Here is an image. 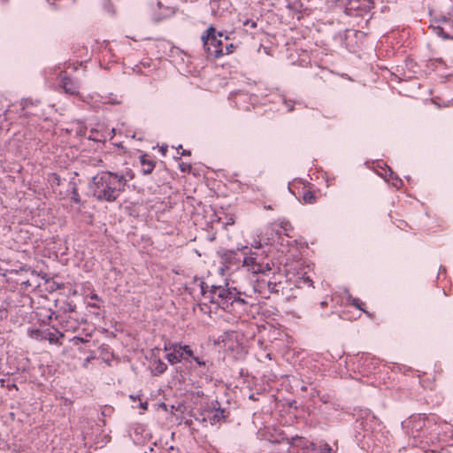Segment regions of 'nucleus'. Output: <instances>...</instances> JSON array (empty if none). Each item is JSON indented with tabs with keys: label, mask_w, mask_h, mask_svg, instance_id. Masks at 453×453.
I'll list each match as a JSON object with an SVG mask.
<instances>
[{
	"label": "nucleus",
	"mask_w": 453,
	"mask_h": 453,
	"mask_svg": "<svg viewBox=\"0 0 453 453\" xmlns=\"http://www.w3.org/2000/svg\"><path fill=\"white\" fill-rule=\"evenodd\" d=\"M134 177L131 170L125 173L102 171L92 177L89 190L97 201L112 203L125 191L127 182Z\"/></svg>",
	"instance_id": "nucleus-1"
},
{
	"label": "nucleus",
	"mask_w": 453,
	"mask_h": 453,
	"mask_svg": "<svg viewBox=\"0 0 453 453\" xmlns=\"http://www.w3.org/2000/svg\"><path fill=\"white\" fill-rule=\"evenodd\" d=\"M201 293L204 299H208L211 303L217 304L222 310L234 312V306L236 304H244L245 301L240 297V293L228 285L225 286H207L203 281L200 282Z\"/></svg>",
	"instance_id": "nucleus-2"
},
{
	"label": "nucleus",
	"mask_w": 453,
	"mask_h": 453,
	"mask_svg": "<svg viewBox=\"0 0 453 453\" xmlns=\"http://www.w3.org/2000/svg\"><path fill=\"white\" fill-rule=\"evenodd\" d=\"M434 426L435 422L426 414H413L403 422V427L407 435L413 438L415 442L421 441Z\"/></svg>",
	"instance_id": "nucleus-3"
},
{
	"label": "nucleus",
	"mask_w": 453,
	"mask_h": 453,
	"mask_svg": "<svg viewBox=\"0 0 453 453\" xmlns=\"http://www.w3.org/2000/svg\"><path fill=\"white\" fill-rule=\"evenodd\" d=\"M292 231L293 227L288 221H282L280 225L273 223L265 228V234L271 235V237H267L266 240H265L261 234H257L252 237V240L249 243L251 248L263 249L265 246L273 245L271 241L274 242V235L279 236L280 234H285L287 236H290V233Z\"/></svg>",
	"instance_id": "nucleus-4"
},
{
	"label": "nucleus",
	"mask_w": 453,
	"mask_h": 453,
	"mask_svg": "<svg viewBox=\"0 0 453 453\" xmlns=\"http://www.w3.org/2000/svg\"><path fill=\"white\" fill-rule=\"evenodd\" d=\"M164 350L166 352L165 358L171 365H175L182 360H188V357H192L199 366H206L205 361L194 356V352L189 345L169 342L165 343Z\"/></svg>",
	"instance_id": "nucleus-5"
},
{
	"label": "nucleus",
	"mask_w": 453,
	"mask_h": 453,
	"mask_svg": "<svg viewBox=\"0 0 453 453\" xmlns=\"http://www.w3.org/2000/svg\"><path fill=\"white\" fill-rule=\"evenodd\" d=\"M222 37L223 33H217L212 25L203 32L201 40L207 57L219 58L225 55Z\"/></svg>",
	"instance_id": "nucleus-6"
},
{
	"label": "nucleus",
	"mask_w": 453,
	"mask_h": 453,
	"mask_svg": "<svg viewBox=\"0 0 453 453\" xmlns=\"http://www.w3.org/2000/svg\"><path fill=\"white\" fill-rule=\"evenodd\" d=\"M242 266L254 274H266L273 270L274 264L270 257H244Z\"/></svg>",
	"instance_id": "nucleus-7"
},
{
	"label": "nucleus",
	"mask_w": 453,
	"mask_h": 453,
	"mask_svg": "<svg viewBox=\"0 0 453 453\" xmlns=\"http://www.w3.org/2000/svg\"><path fill=\"white\" fill-rule=\"evenodd\" d=\"M431 28L439 37L453 40V18L441 16L431 25Z\"/></svg>",
	"instance_id": "nucleus-8"
},
{
	"label": "nucleus",
	"mask_w": 453,
	"mask_h": 453,
	"mask_svg": "<svg viewBox=\"0 0 453 453\" xmlns=\"http://www.w3.org/2000/svg\"><path fill=\"white\" fill-rule=\"evenodd\" d=\"M59 86L63 88L65 94L70 96L79 95V84L65 75H61L59 77Z\"/></svg>",
	"instance_id": "nucleus-9"
},
{
	"label": "nucleus",
	"mask_w": 453,
	"mask_h": 453,
	"mask_svg": "<svg viewBox=\"0 0 453 453\" xmlns=\"http://www.w3.org/2000/svg\"><path fill=\"white\" fill-rule=\"evenodd\" d=\"M231 7L229 0H211L210 8L213 15H222L228 12Z\"/></svg>",
	"instance_id": "nucleus-10"
},
{
	"label": "nucleus",
	"mask_w": 453,
	"mask_h": 453,
	"mask_svg": "<svg viewBox=\"0 0 453 453\" xmlns=\"http://www.w3.org/2000/svg\"><path fill=\"white\" fill-rule=\"evenodd\" d=\"M94 100L95 103H103V104H119L121 102L118 99V96L116 95H113L112 93L107 95V96H100L98 94L88 96H87V99L84 100L85 102L88 103V99Z\"/></svg>",
	"instance_id": "nucleus-11"
},
{
	"label": "nucleus",
	"mask_w": 453,
	"mask_h": 453,
	"mask_svg": "<svg viewBox=\"0 0 453 453\" xmlns=\"http://www.w3.org/2000/svg\"><path fill=\"white\" fill-rule=\"evenodd\" d=\"M157 5L159 9V12L158 13L156 12L153 15V19L156 22H159V21L163 20L164 19L170 18V17L173 16V14L175 13L174 8L170 7V6H163L162 3L159 1L157 3Z\"/></svg>",
	"instance_id": "nucleus-12"
},
{
	"label": "nucleus",
	"mask_w": 453,
	"mask_h": 453,
	"mask_svg": "<svg viewBox=\"0 0 453 453\" xmlns=\"http://www.w3.org/2000/svg\"><path fill=\"white\" fill-rule=\"evenodd\" d=\"M140 162L142 166L141 171L144 175L150 174L153 172L155 168V163L152 160L148 159L147 155L141 156Z\"/></svg>",
	"instance_id": "nucleus-13"
},
{
	"label": "nucleus",
	"mask_w": 453,
	"mask_h": 453,
	"mask_svg": "<svg viewBox=\"0 0 453 453\" xmlns=\"http://www.w3.org/2000/svg\"><path fill=\"white\" fill-rule=\"evenodd\" d=\"M167 370V365L160 358H154L151 361V371L154 375H160Z\"/></svg>",
	"instance_id": "nucleus-14"
},
{
	"label": "nucleus",
	"mask_w": 453,
	"mask_h": 453,
	"mask_svg": "<svg viewBox=\"0 0 453 453\" xmlns=\"http://www.w3.org/2000/svg\"><path fill=\"white\" fill-rule=\"evenodd\" d=\"M311 450H318L319 453H332V447L327 442H321L319 445H316L314 442L310 443Z\"/></svg>",
	"instance_id": "nucleus-15"
},
{
	"label": "nucleus",
	"mask_w": 453,
	"mask_h": 453,
	"mask_svg": "<svg viewBox=\"0 0 453 453\" xmlns=\"http://www.w3.org/2000/svg\"><path fill=\"white\" fill-rule=\"evenodd\" d=\"M226 418V415H225V410L224 409H217L213 415L211 416V423L213 425V424H216V423H219L220 422L221 420L225 419Z\"/></svg>",
	"instance_id": "nucleus-16"
},
{
	"label": "nucleus",
	"mask_w": 453,
	"mask_h": 453,
	"mask_svg": "<svg viewBox=\"0 0 453 453\" xmlns=\"http://www.w3.org/2000/svg\"><path fill=\"white\" fill-rule=\"evenodd\" d=\"M389 173V177L393 180L392 185L395 188H398L402 184V180L397 177L395 176L394 173L390 168L385 170V174H381L387 181H389V179L387 178V173Z\"/></svg>",
	"instance_id": "nucleus-17"
},
{
	"label": "nucleus",
	"mask_w": 453,
	"mask_h": 453,
	"mask_svg": "<svg viewBox=\"0 0 453 453\" xmlns=\"http://www.w3.org/2000/svg\"><path fill=\"white\" fill-rule=\"evenodd\" d=\"M303 201L304 203H314L316 202V196L314 195L313 192L306 190L303 192Z\"/></svg>",
	"instance_id": "nucleus-18"
},
{
	"label": "nucleus",
	"mask_w": 453,
	"mask_h": 453,
	"mask_svg": "<svg viewBox=\"0 0 453 453\" xmlns=\"http://www.w3.org/2000/svg\"><path fill=\"white\" fill-rule=\"evenodd\" d=\"M89 298L93 301V303H88V306L99 309L101 307V304L103 303L102 299L98 296L97 294L92 293L89 296Z\"/></svg>",
	"instance_id": "nucleus-19"
},
{
	"label": "nucleus",
	"mask_w": 453,
	"mask_h": 453,
	"mask_svg": "<svg viewBox=\"0 0 453 453\" xmlns=\"http://www.w3.org/2000/svg\"><path fill=\"white\" fill-rule=\"evenodd\" d=\"M349 301L351 302V304L353 306H355L356 308H357L358 310L364 311L365 313H368L365 309H364V306H365V303L360 301L358 298H355V297H349Z\"/></svg>",
	"instance_id": "nucleus-20"
},
{
	"label": "nucleus",
	"mask_w": 453,
	"mask_h": 453,
	"mask_svg": "<svg viewBox=\"0 0 453 453\" xmlns=\"http://www.w3.org/2000/svg\"><path fill=\"white\" fill-rule=\"evenodd\" d=\"M71 193H72L71 201L75 203H81V197H80V195H79V192H78V188H76L75 185L73 186Z\"/></svg>",
	"instance_id": "nucleus-21"
},
{
	"label": "nucleus",
	"mask_w": 453,
	"mask_h": 453,
	"mask_svg": "<svg viewBox=\"0 0 453 453\" xmlns=\"http://www.w3.org/2000/svg\"><path fill=\"white\" fill-rule=\"evenodd\" d=\"M63 336H64L63 334H59V337L58 336H55L54 334H52V335H50L49 337V341H50V343L61 345L62 342H59V338H62Z\"/></svg>",
	"instance_id": "nucleus-22"
},
{
	"label": "nucleus",
	"mask_w": 453,
	"mask_h": 453,
	"mask_svg": "<svg viewBox=\"0 0 453 453\" xmlns=\"http://www.w3.org/2000/svg\"><path fill=\"white\" fill-rule=\"evenodd\" d=\"M283 104H285L288 111H292L294 110V108H295L296 102L292 101V100H286V99H284L283 100Z\"/></svg>",
	"instance_id": "nucleus-23"
},
{
	"label": "nucleus",
	"mask_w": 453,
	"mask_h": 453,
	"mask_svg": "<svg viewBox=\"0 0 453 453\" xmlns=\"http://www.w3.org/2000/svg\"><path fill=\"white\" fill-rule=\"evenodd\" d=\"M234 49H235V46L233 43L224 45L225 55L233 53Z\"/></svg>",
	"instance_id": "nucleus-24"
},
{
	"label": "nucleus",
	"mask_w": 453,
	"mask_h": 453,
	"mask_svg": "<svg viewBox=\"0 0 453 453\" xmlns=\"http://www.w3.org/2000/svg\"><path fill=\"white\" fill-rule=\"evenodd\" d=\"M29 104L33 105V104H35V103L31 99H28V98L22 99L20 102V105L22 106L23 109L27 108Z\"/></svg>",
	"instance_id": "nucleus-25"
},
{
	"label": "nucleus",
	"mask_w": 453,
	"mask_h": 453,
	"mask_svg": "<svg viewBox=\"0 0 453 453\" xmlns=\"http://www.w3.org/2000/svg\"><path fill=\"white\" fill-rule=\"evenodd\" d=\"M276 287H277L276 283H273L271 281L268 282V288L271 292H278V289H276Z\"/></svg>",
	"instance_id": "nucleus-26"
},
{
	"label": "nucleus",
	"mask_w": 453,
	"mask_h": 453,
	"mask_svg": "<svg viewBox=\"0 0 453 453\" xmlns=\"http://www.w3.org/2000/svg\"><path fill=\"white\" fill-rule=\"evenodd\" d=\"M73 343H74L75 345H79V344H80V343H81V342H87L86 340H84L83 338H81V337H74V338L73 339Z\"/></svg>",
	"instance_id": "nucleus-27"
},
{
	"label": "nucleus",
	"mask_w": 453,
	"mask_h": 453,
	"mask_svg": "<svg viewBox=\"0 0 453 453\" xmlns=\"http://www.w3.org/2000/svg\"><path fill=\"white\" fill-rule=\"evenodd\" d=\"M75 326H65V331H74L75 330Z\"/></svg>",
	"instance_id": "nucleus-28"
},
{
	"label": "nucleus",
	"mask_w": 453,
	"mask_h": 453,
	"mask_svg": "<svg viewBox=\"0 0 453 453\" xmlns=\"http://www.w3.org/2000/svg\"><path fill=\"white\" fill-rule=\"evenodd\" d=\"M92 359H94V357H87V358H86V360H85V362H84L83 366H84V367H87L88 364Z\"/></svg>",
	"instance_id": "nucleus-29"
},
{
	"label": "nucleus",
	"mask_w": 453,
	"mask_h": 453,
	"mask_svg": "<svg viewBox=\"0 0 453 453\" xmlns=\"http://www.w3.org/2000/svg\"><path fill=\"white\" fill-rule=\"evenodd\" d=\"M141 408L142 409V411H146L148 409V403H141Z\"/></svg>",
	"instance_id": "nucleus-30"
},
{
	"label": "nucleus",
	"mask_w": 453,
	"mask_h": 453,
	"mask_svg": "<svg viewBox=\"0 0 453 453\" xmlns=\"http://www.w3.org/2000/svg\"><path fill=\"white\" fill-rule=\"evenodd\" d=\"M74 309H75V305L69 304V311L73 312V311H74Z\"/></svg>",
	"instance_id": "nucleus-31"
},
{
	"label": "nucleus",
	"mask_w": 453,
	"mask_h": 453,
	"mask_svg": "<svg viewBox=\"0 0 453 453\" xmlns=\"http://www.w3.org/2000/svg\"><path fill=\"white\" fill-rule=\"evenodd\" d=\"M189 154H190V152L188 150H183L181 152V155H189Z\"/></svg>",
	"instance_id": "nucleus-32"
},
{
	"label": "nucleus",
	"mask_w": 453,
	"mask_h": 453,
	"mask_svg": "<svg viewBox=\"0 0 453 453\" xmlns=\"http://www.w3.org/2000/svg\"><path fill=\"white\" fill-rule=\"evenodd\" d=\"M215 238H216V237H215V235H214V234L210 235V236L208 237V239H209L211 242V241H213V240H215Z\"/></svg>",
	"instance_id": "nucleus-33"
},
{
	"label": "nucleus",
	"mask_w": 453,
	"mask_h": 453,
	"mask_svg": "<svg viewBox=\"0 0 453 453\" xmlns=\"http://www.w3.org/2000/svg\"><path fill=\"white\" fill-rule=\"evenodd\" d=\"M248 250V246H244L241 250L243 252L244 255H246L245 250Z\"/></svg>",
	"instance_id": "nucleus-34"
},
{
	"label": "nucleus",
	"mask_w": 453,
	"mask_h": 453,
	"mask_svg": "<svg viewBox=\"0 0 453 453\" xmlns=\"http://www.w3.org/2000/svg\"><path fill=\"white\" fill-rule=\"evenodd\" d=\"M321 307H326L327 305L326 302H321L320 303Z\"/></svg>",
	"instance_id": "nucleus-35"
},
{
	"label": "nucleus",
	"mask_w": 453,
	"mask_h": 453,
	"mask_svg": "<svg viewBox=\"0 0 453 453\" xmlns=\"http://www.w3.org/2000/svg\"><path fill=\"white\" fill-rule=\"evenodd\" d=\"M184 2H190V3H194V2H196L197 0H183Z\"/></svg>",
	"instance_id": "nucleus-36"
},
{
	"label": "nucleus",
	"mask_w": 453,
	"mask_h": 453,
	"mask_svg": "<svg viewBox=\"0 0 453 453\" xmlns=\"http://www.w3.org/2000/svg\"><path fill=\"white\" fill-rule=\"evenodd\" d=\"M272 250H263V253H271Z\"/></svg>",
	"instance_id": "nucleus-37"
}]
</instances>
